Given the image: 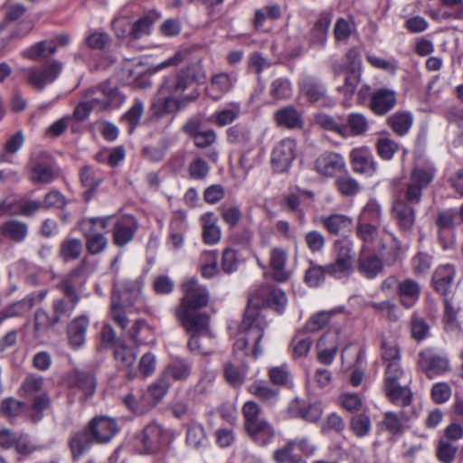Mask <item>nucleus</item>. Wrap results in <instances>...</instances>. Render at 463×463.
<instances>
[{
    "label": "nucleus",
    "mask_w": 463,
    "mask_h": 463,
    "mask_svg": "<svg viewBox=\"0 0 463 463\" xmlns=\"http://www.w3.org/2000/svg\"><path fill=\"white\" fill-rule=\"evenodd\" d=\"M321 223L324 228L333 235H339L351 231L353 221L345 214H331L321 218Z\"/></svg>",
    "instance_id": "obj_35"
},
{
    "label": "nucleus",
    "mask_w": 463,
    "mask_h": 463,
    "mask_svg": "<svg viewBox=\"0 0 463 463\" xmlns=\"http://www.w3.org/2000/svg\"><path fill=\"white\" fill-rule=\"evenodd\" d=\"M410 328L411 338L419 343L429 337L430 333V325L426 319L420 317L417 312L411 314Z\"/></svg>",
    "instance_id": "obj_47"
},
{
    "label": "nucleus",
    "mask_w": 463,
    "mask_h": 463,
    "mask_svg": "<svg viewBox=\"0 0 463 463\" xmlns=\"http://www.w3.org/2000/svg\"><path fill=\"white\" fill-rule=\"evenodd\" d=\"M86 281L87 275L85 266L80 265L64 275L57 287L63 295L80 296V298Z\"/></svg>",
    "instance_id": "obj_20"
},
{
    "label": "nucleus",
    "mask_w": 463,
    "mask_h": 463,
    "mask_svg": "<svg viewBox=\"0 0 463 463\" xmlns=\"http://www.w3.org/2000/svg\"><path fill=\"white\" fill-rule=\"evenodd\" d=\"M24 142V137L22 131L12 135L5 144V150L0 154V163L11 162L9 155L15 154L20 150Z\"/></svg>",
    "instance_id": "obj_57"
},
{
    "label": "nucleus",
    "mask_w": 463,
    "mask_h": 463,
    "mask_svg": "<svg viewBox=\"0 0 463 463\" xmlns=\"http://www.w3.org/2000/svg\"><path fill=\"white\" fill-rule=\"evenodd\" d=\"M399 149V144L387 137L379 138L376 142L378 156L383 160H391Z\"/></svg>",
    "instance_id": "obj_63"
},
{
    "label": "nucleus",
    "mask_w": 463,
    "mask_h": 463,
    "mask_svg": "<svg viewBox=\"0 0 463 463\" xmlns=\"http://www.w3.org/2000/svg\"><path fill=\"white\" fill-rule=\"evenodd\" d=\"M162 437V426L150 422L135 435L133 446L139 454H154L161 448Z\"/></svg>",
    "instance_id": "obj_12"
},
{
    "label": "nucleus",
    "mask_w": 463,
    "mask_h": 463,
    "mask_svg": "<svg viewBox=\"0 0 463 463\" xmlns=\"http://www.w3.org/2000/svg\"><path fill=\"white\" fill-rule=\"evenodd\" d=\"M227 141L241 149L252 150L254 146L250 129L241 124H236L227 129Z\"/></svg>",
    "instance_id": "obj_34"
},
{
    "label": "nucleus",
    "mask_w": 463,
    "mask_h": 463,
    "mask_svg": "<svg viewBox=\"0 0 463 463\" xmlns=\"http://www.w3.org/2000/svg\"><path fill=\"white\" fill-rule=\"evenodd\" d=\"M335 250V261L326 265L327 275L342 279L353 270V243L347 240H337Z\"/></svg>",
    "instance_id": "obj_11"
},
{
    "label": "nucleus",
    "mask_w": 463,
    "mask_h": 463,
    "mask_svg": "<svg viewBox=\"0 0 463 463\" xmlns=\"http://www.w3.org/2000/svg\"><path fill=\"white\" fill-rule=\"evenodd\" d=\"M277 126L288 129L301 128L303 121L300 113L293 106H286L273 114Z\"/></svg>",
    "instance_id": "obj_33"
},
{
    "label": "nucleus",
    "mask_w": 463,
    "mask_h": 463,
    "mask_svg": "<svg viewBox=\"0 0 463 463\" xmlns=\"http://www.w3.org/2000/svg\"><path fill=\"white\" fill-rule=\"evenodd\" d=\"M80 296L63 295L52 301V308L54 314V322H61L69 318L79 304Z\"/></svg>",
    "instance_id": "obj_30"
},
{
    "label": "nucleus",
    "mask_w": 463,
    "mask_h": 463,
    "mask_svg": "<svg viewBox=\"0 0 463 463\" xmlns=\"http://www.w3.org/2000/svg\"><path fill=\"white\" fill-rule=\"evenodd\" d=\"M288 252L284 249L275 247L270 250L269 265L276 281L285 282L290 277V272L286 269Z\"/></svg>",
    "instance_id": "obj_27"
},
{
    "label": "nucleus",
    "mask_w": 463,
    "mask_h": 463,
    "mask_svg": "<svg viewBox=\"0 0 463 463\" xmlns=\"http://www.w3.org/2000/svg\"><path fill=\"white\" fill-rule=\"evenodd\" d=\"M355 234L364 243L362 251H364L367 247L374 246L380 240L378 225L373 223L357 222Z\"/></svg>",
    "instance_id": "obj_42"
},
{
    "label": "nucleus",
    "mask_w": 463,
    "mask_h": 463,
    "mask_svg": "<svg viewBox=\"0 0 463 463\" xmlns=\"http://www.w3.org/2000/svg\"><path fill=\"white\" fill-rule=\"evenodd\" d=\"M297 143L293 138H284L278 142L271 152V165L275 172L288 171L296 157Z\"/></svg>",
    "instance_id": "obj_15"
},
{
    "label": "nucleus",
    "mask_w": 463,
    "mask_h": 463,
    "mask_svg": "<svg viewBox=\"0 0 463 463\" xmlns=\"http://www.w3.org/2000/svg\"><path fill=\"white\" fill-rule=\"evenodd\" d=\"M64 385L70 390H77L82 395V402L91 397L96 391L97 380L93 372L73 368L62 376Z\"/></svg>",
    "instance_id": "obj_10"
},
{
    "label": "nucleus",
    "mask_w": 463,
    "mask_h": 463,
    "mask_svg": "<svg viewBox=\"0 0 463 463\" xmlns=\"http://www.w3.org/2000/svg\"><path fill=\"white\" fill-rule=\"evenodd\" d=\"M154 23V18L149 15H145L139 18L131 25L130 37L133 39H140L144 36L149 35Z\"/></svg>",
    "instance_id": "obj_62"
},
{
    "label": "nucleus",
    "mask_w": 463,
    "mask_h": 463,
    "mask_svg": "<svg viewBox=\"0 0 463 463\" xmlns=\"http://www.w3.org/2000/svg\"><path fill=\"white\" fill-rule=\"evenodd\" d=\"M413 116L408 111H396L386 119L387 126L399 137L405 136L411 128Z\"/></svg>",
    "instance_id": "obj_37"
},
{
    "label": "nucleus",
    "mask_w": 463,
    "mask_h": 463,
    "mask_svg": "<svg viewBox=\"0 0 463 463\" xmlns=\"http://www.w3.org/2000/svg\"><path fill=\"white\" fill-rule=\"evenodd\" d=\"M128 335L137 345H147L155 342L154 328L144 319H137L128 330Z\"/></svg>",
    "instance_id": "obj_38"
},
{
    "label": "nucleus",
    "mask_w": 463,
    "mask_h": 463,
    "mask_svg": "<svg viewBox=\"0 0 463 463\" xmlns=\"http://www.w3.org/2000/svg\"><path fill=\"white\" fill-rule=\"evenodd\" d=\"M111 216L82 218L78 222L77 227L84 238L101 233L99 230H105L108 227Z\"/></svg>",
    "instance_id": "obj_43"
},
{
    "label": "nucleus",
    "mask_w": 463,
    "mask_h": 463,
    "mask_svg": "<svg viewBox=\"0 0 463 463\" xmlns=\"http://www.w3.org/2000/svg\"><path fill=\"white\" fill-rule=\"evenodd\" d=\"M397 103L396 92L388 88L376 90L371 96L370 109L377 116H384Z\"/></svg>",
    "instance_id": "obj_22"
},
{
    "label": "nucleus",
    "mask_w": 463,
    "mask_h": 463,
    "mask_svg": "<svg viewBox=\"0 0 463 463\" xmlns=\"http://www.w3.org/2000/svg\"><path fill=\"white\" fill-rule=\"evenodd\" d=\"M82 251V242L76 238H68L60 245V257L66 262L77 260Z\"/></svg>",
    "instance_id": "obj_48"
},
{
    "label": "nucleus",
    "mask_w": 463,
    "mask_h": 463,
    "mask_svg": "<svg viewBox=\"0 0 463 463\" xmlns=\"http://www.w3.org/2000/svg\"><path fill=\"white\" fill-rule=\"evenodd\" d=\"M118 431L115 419L108 416L92 418L87 427L75 433L71 440V449L73 457H80L87 452L93 443L105 444L109 442Z\"/></svg>",
    "instance_id": "obj_4"
},
{
    "label": "nucleus",
    "mask_w": 463,
    "mask_h": 463,
    "mask_svg": "<svg viewBox=\"0 0 463 463\" xmlns=\"http://www.w3.org/2000/svg\"><path fill=\"white\" fill-rule=\"evenodd\" d=\"M200 222L202 224V237L203 241L207 245L217 244L222 237V231L218 225V219L212 212L203 213Z\"/></svg>",
    "instance_id": "obj_28"
},
{
    "label": "nucleus",
    "mask_w": 463,
    "mask_h": 463,
    "mask_svg": "<svg viewBox=\"0 0 463 463\" xmlns=\"http://www.w3.org/2000/svg\"><path fill=\"white\" fill-rule=\"evenodd\" d=\"M338 192L345 196H353L360 191V184L349 175L338 176L335 180Z\"/></svg>",
    "instance_id": "obj_60"
},
{
    "label": "nucleus",
    "mask_w": 463,
    "mask_h": 463,
    "mask_svg": "<svg viewBox=\"0 0 463 463\" xmlns=\"http://www.w3.org/2000/svg\"><path fill=\"white\" fill-rule=\"evenodd\" d=\"M138 229L137 219L130 214L118 217L113 225V242L118 247H124L134 238Z\"/></svg>",
    "instance_id": "obj_18"
},
{
    "label": "nucleus",
    "mask_w": 463,
    "mask_h": 463,
    "mask_svg": "<svg viewBox=\"0 0 463 463\" xmlns=\"http://www.w3.org/2000/svg\"><path fill=\"white\" fill-rule=\"evenodd\" d=\"M345 168L344 157L335 152L326 151L315 161L316 172L324 177H334Z\"/></svg>",
    "instance_id": "obj_19"
},
{
    "label": "nucleus",
    "mask_w": 463,
    "mask_h": 463,
    "mask_svg": "<svg viewBox=\"0 0 463 463\" xmlns=\"http://www.w3.org/2000/svg\"><path fill=\"white\" fill-rule=\"evenodd\" d=\"M171 385V382L167 381L162 374L151 383L144 394V402L151 409L156 406L166 394Z\"/></svg>",
    "instance_id": "obj_36"
},
{
    "label": "nucleus",
    "mask_w": 463,
    "mask_h": 463,
    "mask_svg": "<svg viewBox=\"0 0 463 463\" xmlns=\"http://www.w3.org/2000/svg\"><path fill=\"white\" fill-rule=\"evenodd\" d=\"M404 371L402 364H391L385 367L383 390L391 402L404 401L405 402H412V392L408 386H402L401 378L403 376Z\"/></svg>",
    "instance_id": "obj_9"
},
{
    "label": "nucleus",
    "mask_w": 463,
    "mask_h": 463,
    "mask_svg": "<svg viewBox=\"0 0 463 463\" xmlns=\"http://www.w3.org/2000/svg\"><path fill=\"white\" fill-rule=\"evenodd\" d=\"M417 365L429 379L444 374L450 370L448 357L432 348H425L419 353Z\"/></svg>",
    "instance_id": "obj_13"
},
{
    "label": "nucleus",
    "mask_w": 463,
    "mask_h": 463,
    "mask_svg": "<svg viewBox=\"0 0 463 463\" xmlns=\"http://www.w3.org/2000/svg\"><path fill=\"white\" fill-rule=\"evenodd\" d=\"M181 288L183 297L175 309V317L185 331L191 334L187 343L189 350L193 353L206 354L207 352L200 344V337L212 336L209 329L210 317L199 310L207 306L209 292L194 278L184 280Z\"/></svg>",
    "instance_id": "obj_2"
},
{
    "label": "nucleus",
    "mask_w": 463,
    "mask_h": 463,
    "mask_svg": "<svg viewBox=\"0 0 463 463\" xmlns=\"http://www.w3.org/2000/svg\"><path fill=\"white\" fill-rule=\"evenodd\" d=\"M369 129V119L362 113L352 112L342 116V137H362Z\"/></svg>",
    "instance_id": "obj_21"
},
{
    "label": "nucleus",
    "mask_w": 463,
    "mask_h": 463,
    "mask_svg": "<svg viewBox=\"0 0 463 463\" xmlns=\"http://www.w3.org/2000/svg\"><path fill=\"white\" fill-rule=\"evenodd\" d=\"M114 357L120 367L128 369L136 362L137 354L130 346L118 345L114 350Z\"/></svg>",
    "instance_id": "obj_56"
},
{
    "label": "nucleus",
    "mask_w": 463,
    "mask_h": 463,
    "mask_svg": "<svg viewBox=\"0 0 463 463\" xmlns=\"http://www.w3.org/2000/svg\"><path fill=\"white\" fill-rule=\"evenodd\" d=\"M133 304V302L126 304L125 295L122 297L121 300L116 301L114 298L112 299L110 309L111 318L123 330L127 329L128 326V319L127 317L126 307H130Z\"/></svg>",
    "instance_id": "obj_50"
},
{
    "label": "nucleus",
    "mask_w": 463,
    "mask_h": 463,
    "mask_svg": "<svg viewBox=\"0 0 463 463\" xmlns=\"http://www.w3.org/2000/svg\"><path fill=\"white\" fill-rule=\"evenodd\" d=\"M397 295L401 305L404 308L409 309L418 302L420 295V287L417 281L406 279L400 282Z\"/></svg>",
    "instance_id": "obj_29"
},
{
    "label": "nucleus",
    "mask_w": 463,
    "mask_h": 463,
    "mask_svg": "<svg viewBox=\"0 0 463 463\" xmlns=\"http://www.w3.org/2000/svg\"><path fill=\"white\" fill-rule=\"evenodd\" d=\"M89 325L90 319L85 315L76 317L69 323L67 335L72 348L77 349L84 345Z\"/></svg>",
    "instance_id": "obj_24"
},
{
    "label": "nucleus",
    "mask_w": 463,
    "mask_h": 463,
    "mask_svg": "<svg viewBox=\"0 0 463 463\" xmlns=\"http://www.w3.org/2000/svg\"><path fill=\"white\" fill-rule=\"evenodd\" d=\"M63 65L57 60L45 62L43 66H32L22 70L26 81L34 89L43 90L46 85L53 82L60 76Z\"/></svg>",
    "instance_id": "obj_8"
},
{
    "label": "nucleus",
    "mask_w": 463,
    "mask_h": 463,
    "mask_svg": "<svg viewBox=\"0 0 463 463\" xmlns=\"http://www.w3.org/2000/svg\"><path fill=\"white\" fill-rule=\"evenodd\" d=\"M381 350L385 367L391 364H401V352L395 343L383 339L381 344Z\"/></svg>",
    "instance_id": "obj_61"
},
{
    "label": "nucleus",
    "mask_w": 463,
    "mask_h": 463,
    "mask_svg": "<svg viewBox=\"0 0 463 463\" xmlns=\"http://www.w3.org/2000/svg\"><path fill=\"white\" fill-rule=\"evenodd\" d=\"M223 374L226 381L233 386L241 385L246 377V372L232 363L224 364Z\"/></svg>",
    "instance_id": "obj_64"
},
{
    "label": "nucleus",
    "mask_w": 463,
    "mask_h": 463,
    "mask_svg": "<svg viewBox=\"0 0 463 463\" xmlns=\"http://www.w3.org/2000/svg\"><path fill=\"white\" fill-rule=\"evenodd\" d=\"M30 180L34 184H50L55 178L52 161L50 155L41 152L31 160Z\"/></svg>",
    "instance_id": "obj_17"
},
{
    "label": "nucleus",
    "mask_w": 463,
    "mask_h": 463,
    "mask_svg": "<svg viewBox=\"0 0 463 463\" xmlns=\"http://www.w3.org/2000/svg\"><path fill=\"white\" fill-rule=\"evenodd\" d=\"M393 404L401 406L402 409L399 412L386 411L383 419V425L385 429L392 433H402L406 428L408 421L417 417V411L412 402H405L404 401L392 402Z\"/></svg>",
    "instance_id": "obj_14"
},
{
    "label": "nucleus",
    "mask_w": 463,
    "mask_h": 463,
    "mask_svg": "<svg viewBox=\"0 0 463 463\" xmlns=\"http://www.w3.org/2000/svg\"><path fill=\"white\" fill-rule=\"evenodd\" d=\"M302 90L311 103H317L324 107H331L334 104V100L327 95L325 86L318 80L314 79L305 80Z\"/></svg>",
    "instance_id": "obj_25"
},
{
    "label": "nucleus",
    "mask_w": 463,
    "mask_h": 463,
    "mask_svg": "<svg viewBox=\"0 0 463 463\" xmlns=\"http://www.w3.org/2000/svg\"><path fill=\"white\" fill-rule=\"evenodd\" d=\"M269 95L275 99H287L292 95V85L287 78H277L269 86Z\"/></svg>",
    "instance_id": "obj_52"
},
{
    "label": "nucleus",
    "mask_w": 463,
    "mask_h": 463,
    "mask_svg": "<svg viewBox=\"0 0 463 463\" xmlns=\"http://www.w3.org/2000/svg\"><path fill=\"white\" fill-rule=\"evenodd\" d=\"M268 376L271 383L278 386H288L292 380L287 364L269 368Z\"/></svg>",
    "instance_id": "obj_55"
},
{
    "label": "nucleus",
    "mask_w": 463,
    "mask_h": 463,
    "mask_svg": "<svg viewBox=\"0 0 463 463\" xmlns=\"http://www.w3.org/2000/svg\"><path fill=\"white\" fill-rule=\"evenodd\" d=\"M350 429L357 438L367 436L372 429V421L368 415L359 413L350 419Z\"/></svg>",
    "instance_id": "obj_54"
},
{
    "label": "nucleus",
    "mask_w": 463,
    "mask_h": 463,
    "mask_svg": "<svg viewBox=\"0 0 463 463\" xmlns=\"http://www.w3.org/2000/svg\"><path fill=\"white\" fill-rule=\"evenodd\" d=\"M28 233V226L25 222L17 220H9L2 224L1 234L14 242L19 243L24 241Z\"/></svg>",
    "instance_id": "obj_41"
},
{
    "label": "nucleus",
    "mask_w": 463,
    "mask_h": 463,
    "mask_svg": "<svg viewBox=\"0 0 463 463\" xmlns=\"http://www.w3.org/2000/svg\"><path fill=\"white\" fill-rule=\"evenodd\" d=\"M359 271L367 279L376 277L383 270V261L375 254L362 251L358 260Z\"/></svg>",
    "instance_id": "obj_40"
},
{
    "label": "nucleus",
    "mask_w": 463,
    "mask_h": 463,
    "mask_svg": "<svg viewBox=\"0 0 463 463\" xmlns=\"http://www.w3.org/2000/svg\"><path fill=\"white\" fill-rule=\"evenodd\" d=\"M85 97L97 111L118 109L126 99L117 86L112 85L109 81L102 82L97 88L88 90Z\"/></svg>",
    "instance_id": "obj_7"
},
{
    "label": "nucleus",
    "mask_w": 463,
    "mask_h": 463,
    "mask_svg": "<svg viewBox=\"0 0 463 463\" xmlns=\"http://www.w3.org/2000/svg\"><path fill=\"white\" fill-rule=\"evenodd\" d=\"M382 220V207L375 199H370L359 214L360 222L373 223L379 225Z\"/></svg>",
    "instance_id": "obj_49"
},
{
    "label": "nucleus",
    "mask_w": 463,
    "mask_h": 463,
    "mask_svg": "<svg viewBox=\"0 0 463 463\" xmlns=\"http://www.w3.org/2000/svg\"><path fill=\"white\" fill-rule=\"evenodd\" d=\"M145 106L142 100L135 99L129 109L122 116V121L128 125V133H133L144 114Z\"/></svg>",
    "instance_id": "obj_51"
},
{
    "label": "nucleus",
    "mask_w": 463,
    "mask_h": 463,
    "mask_svg": "<svg viewBox=\"0 0 463 463\" xmlns=\"http://www.w3.org/2000/svg\"><path fill=\"white\" fill-rule=\"evenodd\" d=\"M333 14L330 11L319 14L312 29L310 30V43L324 48L327 41V33L332 23Z\"/></svg>",
    "instance_id": "obj_26"
},
{
    "label": "nucleus",
    "mask_w": 463,
    "mask_h": 463,
    "mask_svg": "<svg viewBox=\"0 0 463 463\" xmlns=\"http://www.w3.org/2000/svg\"><path fill=\"white\" fill-rule=\"evenodd\" d=\"M80 178L83 186L88 190L85 192L86 200L95 193L97 187L102 183L103 177L98 174L92 167L86 165L80 171Z\"/></svg>",
    "instance_id": "obj_45"
},
{
    "label": "nucleus",
    "mask_w": 463,
    "mask_h": 463,
    "mask_svg": "<svg viewBox=\"0 0 463 463\" xmlns=\"http://www.w3.org/2000/svg\"><path fill=\"white\" fill-rule=\"evenodd\" d=\"M351 163L355 173L373 175L376 171V163L371 151L366 147L354 148L351 152Z\"/></svg>",
    "instance_id": "obj_23"
},
{
    "label": "nucleus",
    "mask_w": 463,
    "mask_h": 463,
    "mask_svg": "<svg viewBox=\"0 0 463 463\" xmlns=\"http://www.w3.org/2000/svg\"><path fill=\"white\" fill-rule=\"evenodd\" d=\"M436 169L432 165H417L412 168L410 181L402 194L396 198L392 206V217L402 232H410L415 223L414 205L422 198V191L433 181Z\"/></svg>",
    "instance_id": "obj_3"
},
{
    "label": "nucleus",
    "mask_w": 463,
    "mask_h": 463,
    "mask_svg": "<svg viewBox=\"0 0 463 463\" xmlns=\"http://www.w3.org/2000/svg\"><path fill=\"white\" fill-rule=\"evenodd\" d=\"M31 309L32 300L24 298L8 305L0 311V323L8 318L24 317L27 315Z\"/></svg>",
    "instance_id": "obj_46"
},
{
    "label": "nucleus",
    "mask_w": 463,
    "mask_h": 463,
    "mask_svg": "<svg viewBox=\"0 0 463 463\" xmlns=\"http://www.w3.org/2000/svg\"><path fill=\"white\" fill-rule=\"evenodd\" d=\"M199 95V90L195 89L187 93L177 90L175 82L170 77H165L153 98L150 109L155 116L160 118L176 112L194 101Z\"/></svg>",
    "instance_id": "obj_5"
},
{
    "label": "nucleus",
    "mask_w": 463,
    "mask_h": 463,
    "mask_svg": "<svg viewBox=\"0 0 463 463\" xmlns=\"http://www.w3.org/2000/svg\"><path fill=\"white\" fill-rule=\"evenodd\" d=\"M287 303L288 298L285 292L274 285H262L254 290L249 298V305L241 325V334L233 345L234 353L238 354L241 352L244 356L252 354L257 358L262 353L260 343L268 326L265 316L260 310L259 306L266 305L281 313Z\"/></svg>",
    "instance_id": "obj_1"
},
{
    "label": "nucleus",
    "mask_w": 463,
    "mask_h": 463,
    "mask_svg": "<svg viewBox=\"0 0 463 463\" xmlns=\"http://www.w3.org/2000/svg\"><path fill=\"white\" fill-rule=\"evenodd\" d=\"M175 82V88L187 93L193 89L198 90L196 84L203 83L206 80V73L203 69L201 61L196 63L187 66L176 76H170Z\"/></svg>",
    "instance_id": "obj_16"
},
{
    "label": "nucleus",
    "mask_w": 463,
    "mask_h": 463,
    "mask_svg": "<svg viewBox=\"0 0 463 463\" xmlns=\"http://www.w3.org/2000/svg\"><path fill=\"white\" fill-rule=\"evenodd\" d=\"M241 105L232 103L229 108L215 112L214 123L219 127L230 125L241 116Z\"/></svg>",
    "instance_id": "obj_53"
},
{
    "label": "nucleus",
    "mask_w": 463,
    "mask_h": 463,
    "mask_svg": "<svg viewBox=\"0 0 463 463\" xmlns=\"http://www.w3.org/2000/svg\"><path fill=\"white\" fill-rule=\"evenodd\" d=\"M455 274V268L450 264L438 267L432 276L435 289L446 296L451 288Z\"/></svg>",
    "instance_id": "obj_31"
},
{
    "label": "nucleus",
    "mask_w": 463,
    "mask_h": 463,
    "mask_svg": "<svg viewBox=\"0 0 463 463\" xmlns=\"http://www.w3.org/2000/svg\"><path fill=\"white\" fill-rule=\"evenodd\" d=\"M327 274L326 265L320 266L310 261V267L306 270L305 282L309 287L320 286L326 279Z\"/></svg>",
    "instance_id": "obj_59"
},
{
    "label": "nucleus",
    "mask_w": 463,
    "mask_h": 463,
    "mask_svg": "<svg viewBox=\"0 0 463 463\" xmlns=\"http://www.w3.org/2000/svg\"><path fill=\"white\" fill-rule=\"evenodd\" d=\"M249 392L269 405L275 404L279 398V391L268 385L263 381H257L249 387Z\"/></svg>",
    "instance_id": "obj_44"
},
{
    "label": "nucleus",
    "mask_w": 463,
    "mask_h": 463,
    "mask_svg": "<svg viewBox=\"0 0 463 463\" xmlns=\"http://www.w3.org/2000/svg\"><path fill=\"white\" fill-rule=\"evenodd\" d=\"M432 262V255L425 251H418L411 260L413 273L415 275L426 274L431 269Z\"/></svg>",
    "instance_id": "obj_58"
},
{
    "label": "nucleus",
    "mask_w": 463,
    "mask_h": 463,
    "mask_svg": "<svg viewBox=\"0 0 463 463\" xmlns=\"http://www.w3.org/2000/svg\"><path fill=\"white\" fill-rule=\"evenodd\" d=\"M244 417V429L252 441L266 447L274 439L276 432L268 420L262 417L260 406L253 402H246L241 409Z\"/></svg>",
    "instance_id": "obj_6"
},
{
    "label": "nucleus",
    "mask_w": 463,
    "mask_h": 463,
    "mask_svg": "<svg viewBox=\"0 0 463 463\" xmlns=\"http://www.w3.org/2000/svg\"><path fill=\"white\" fill-rule=\"evenodd\" d=\"M234 82L235 79L232 75L224 72L217 73L212 77L207 94L213 100H218L232 89Z\"/></svg>",
    "instance_id": "obj_32"
},
{
    "label": "nucleus",
    "mask_w": 463,
    "mask_h": 463,
    "mask_svg": "<svg viewBox=\"0 0 463 463\" xmlns=\"http://www.w3.org/2000/svg\"><path fill=\"white\" fill-rule=\"evenodd\" d=\"M192 364L184 359H176L170 363L161 373L167 381H183L188 378Z\"/></svg>",
    "instance_id": "obj_39"
}]
</instances>
